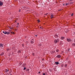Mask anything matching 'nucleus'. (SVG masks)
<instances>
[{
  "mask_svg": "<svg viewBox=\"0 0 75 75\" xmlns=\"http://www.w3.org/2000/svg\"><path fill=\"white\" fill-rule=\"evenodd\" d=\"M59 41V39H55L54 40V42L55 44H56L57 42H58Z\"/></svg>",
  "mask_w": 75,
  "mask_h": 75,
  "instance_id": "1",
  "label": "nucleus"
},
{
  "mask_svg": "<svg viewBox=\"0 0 75 75\" xmlns=\"http://www.w3.org/2000/svg\"><path fill=\"white\" fill-rule=\"evenodd\" d=\"M69 52V49H68L67 51H66L65 53L66 54H68V52Z\"/></svg>",
  "mask_w": 75,
  "mask_h": 75,
  "instance_id": "2",
  "label": "nucleus"
},
{
  "mask_svg": "<svg viewBox=\"0 0 75 75\" xmlns=\"http://www.w3.org/2000/svg\"><path fill=\"white\" fill-rule=\"evenodd\" d=\"M61 57V55H59L57 56V57L58 58H60Z\"/></svg>",
  "mask_w": 75,
  "mask_h": 75,
  "instance_id": "3",
  "label": "nucleus"
},
{
  "mask_svg": "<svg viewBox=\"0 0 75 75\" xmlns=\"http://www.w3.org/2000/svg\"><path fill=\"white\" fill-rule=\"evenodd\" d=\"M67 40L68 42H71V40L67 38Z\"/></svg>",
  "mask_w": 75,
  "mask_h": 75,
  "instance_id": "4",
  "label": "nucleus"
},
{
  "mask_svg": "<svg viewBox=\"0 0 75 75\" xmlns=\"http://www.w3.org/2000/svg\"><path fill=\"white\" fill-rule=\"evenodd\" d=\"M3 33H4V34H7V32H6V31H3Z\"/></svg>",
  "mask_w": 75,
  "mask_h": 75,
  "instance_id": "5",
  "label": "nucleus"
},
{
  "mask_svg": "<svg viewBox=\"0 0 75 75\" xmlns=\"http://www.w3.org/2000/svg\"><path fill=\"white\" fill-rule=\"evenodd\" d=\"M55 53V50H53V51H51V54H53V53Z\"/></svg>",
  "mask_w": 75,
  "mask_h": 75,
  "instance_id": "6",
  "label": "nucleus"
},
{
  "mask_svg": "<svg viewBox=\"0 0 75 75\" xmlns=\"http://www.w3.org/2000/svg\"><path fill=\"white\" fill-rule=\"evenodd\" d=\"M22 8H26V6H23L22 7Z\"/></svg>",
  "mask_w": 75,
  "mask_h": 75,
  "instance_id": "7",
  "label": "nucleus"
},
{
  "mask_svg": "<svg viewBox=\"0 0 75 75\" xmlns=\"http://www.w3.org/2000/svg\"><path fill=\"white\" fill-rule=\"evenodd\" d=\"M61 40H64V38H65L64 37H62L61 38Z\"/></svg>",
  "mask_w": 75,
  "mask_h": 75,
  "instance_id": "8",
  "label": "nucleus"
},
{
  "mask_svg": "<svg viewBox=\"0 0 75 75\" xmlns=\"http://www.w3.org/2000/svg\"><path fill=\"white\" fill-rule=\"evenodd\" d=\"M3 5V3L1 2L0 1V6Z\"/></svg>",
  "mask_w": 75,
  "mask_h": 75,
  "instance_id": "9",
  "label": "nucleus"
},
{
  "mask_svg": "<svg viewBox=\"0 0 75 75\" xmlns=\"http://www.w3.org/2000/svg\"><path fill=\"white\" fill-rule=\"evenodd\" d=\"M32 40L31 41V44H33L34 43V42L33 41V39H32Z\"/></svg>",
  "mask_w": 75,
  "mask_h": 75,
  "instance_id": "10",
  "label": "nucleus"
},
{
  "mask_svg": "<svg viewBox=\"0 0 75 75\" xmlns=\"http://www.w3.org/2000/svg\"><path fill=\"white\" fill-rule=\"evenodd\" d=\"M4 55V52H2L1 54H0V55H1V56H2V55Z\"/></svg>",
  "mask_w": 75,
  "mask_h": 75,
  "instance_id": "11",
  "label": "nucleus"
},
{
  "mask_svg": "<svg viewBox=\"0 0 75 75\" xmlns=\"http://www.w3.org/2000/svg\"><path fill=\"white\" fill-rule=\"evenodd\" d=\"M55 64H57V65L59 64V62H55Z\"/></svg>",
  "mask_w": 75,
  "mask_h": 75,
  "instance_id": "12",
  "label": "nucleus"
},
{
  "mask_svg": "<svg viewBox=\"0 0 75 75\" xmlns=\"http://www.w3.org/2000/svg\"><path fill=\"white\" fill-rule=\"evenodd\" d=\"M26 65V64H23V67H25V66Z\"/></svg>",
  "mask_w": 75,
  "mask_h": 75,
  "instance_id": "13",
  "label": "nucleus"
},
{
  "mask_svg": "<svg viewBox=\"0 0 75 75\" xmlns=\"http://www.w3.org/2000/svg\"><path fill=\"white\" fill-rule=\"evenodd\" d=\"M3 45L2 44H0V47H3Z\"/></svg>",
  "mask_w": 75,
  "mask_h": 75,
  "instance_id": "14",
  "label": "nucleus"
},
{
  "mask_svg": "<svg viewBox=\"0 0 75 75\" xmlns=\"http://www.w3.org/2000/svg\"><path fill=\"white\" fill-rule=\"evenodd\" d=\"M51 18H53V17H54V16H53V15H51Z\"/></svg>",
  "mask_w": 75,
  "mask_h": 75,
  "instance_id": "15",
  "label": "nucleus"
},
{
  "mask_svg": "<svg viewBox=\"0 0 75 75\" xmlns=\"http://www.w3.org/2000/svg\"><path fill=\"white\" fill-rule=\"evenodd\" d=\"M10 32H7V35H8L9 34H10Z\"/></svg>",
  "mask_w": 75,
  "mask_h": 75,
  "instance_id": "16",
  "label": "nucleus"
},
{
  "mask_svg": "<svg viewBox=\"0 0 75 75\" xmlns=\"http://www.w3.org/2000/svg\"><path fill=\"white\" fill-rule=\"evenodd\" d=\"M72 45H73V46H75V44L73 43L72 44Z\"/></svg>",
  "mask_w": 75,
  "mask_h": 75,
  "instance_id": "17",
  "label": "nucleus"
},
{
  "mask_svg": "<svg viewBox=\"0 0 75 75\" xmlns=\"http://www.w3.org/2000/svg\"><path fill=\"white\" fill-rule=\"evenodd\" d=\"M56 51L57 52H58L59 51V50L58 49H57L56 50Z\"/></svg>",
  "mask_w": 75,
  "mask_h": 75,
  "instance_id": "18",
  "label": "nucleus"
},
{
  "mask_svg": "<svg viewBox=\"0 0 75 75\" xmlns=\"http://www.w3.org/2000/svg\"><path fill=\"white\" fill-rule=\"evenodd\" d=\"M38 23H40V21L39 20H38Z\"/></svg>",
  "mask_w": 75,
  "mask_h": 75,
  "instance_id": "19",
  "label": "nucleus"
},
{
  "mask_svg": "<svg viewBox=\"0 0 75 75\" xmlns=\"http://www.w3.org/2000/svg\"><path fill=\"white\" fill-rule=\"evenodd\" d=\"M34 54H35V53H33L32 54V55H33V56H34Z\"/></svg>",
  "mask_w": 75,
  "mask_h": 75,
  "instance_id": "20",
  "label": "nucleus"
},
{
  "mask_svg": "<svg viewBox=\"0 0 75 75\" xmlns=\"http://www.w3.org/2000/svg\"><path fill=\"white\" fill-rule=\"evenodd\" d=\"M70 4H73V2H71L70 3Z\"/></svg>",
  "mask_w": 75,
  "mask_h": 75,
  "instance_id": "21",
  "label": "nucleus"
},
{
  "mask_svg": "<svg viewBox=\"0 0 75 75\" xmlns=\"http://www.w3.org/2000/svg\"><path fill=\"white\" fill-rule=\"evenodd\" d=\"M48 13H46V14H45L44 15L45 16H47V15H48Z\"/></svg>",
  "mask_w": 75,
  "mask_h": 75,
  "instance_id": "22",
  "label": "nucleus"
},
{
  "mask_svg": "<svg viewBox=\"0 0 75 75\" xmlns=\"http://www.w3.org/2000/svg\"><path fill=\"white\" fill-rule=\"evenodd\" d=\"M63 53H64V51H62L61 53V54H63Z\"/></svg>",
  "mask_w": 75,
  "mask_h": 75,
  "instance_id": "23",
  "label": "nucleus"
},
{
  "mask_svg": "<svg viewBox=\"0 0 75 75\" xmlns=\"http://www.w3.org/2000/svg\"><path fill=\"white\" fill-rule=\"evenodd\" d=\"M7 51H9L10 50V49H7Z\"/></svg>",
  "mask_w": 75,
  "mask_h": 75,
  "instance_id": "24",
  "label": "nucleus"
},
{
  "mask_svg": "<svg viewBox=\"0 0 75 75\" xmlns=\"http://www.w3.org/2000/svg\"><path fill=\"white\" fill-rule=\"evenodd\" d=\"M68 5H69V4H68V3H66V6H68Z\"/></svg>",
  "mask_w": 75,
  "mask_h": 75,
  "instance_id": "25",
  "label": "nucleus"
},
{
  "mask_svg": "<svg viewBox=\"0 0 75 75\" xmlns=\"http://www.w3.org/2000/svg\"><path fill=\"white\" fill-rule=\"evenodd\" d=\"M25 43L26 44H28V41H27Z\"/></svg>",
  "mask_w": 75,
  "mask_h": 75,
  "instance_id": "26",
  "label": "nucleus"
},
{
  "mask_svg": "<svg viewBox=\"0 0 75 75\" xmlns=\"http://www.w3.org/2000/svg\"><path fill=\"white\" fill-rule=\"evenodd\" d=\"M18 53H21V51H20V50H19L18 51Z\"/></svg>",
  "mask_w": 75,
  "mask_h": 75,
  "instance_id": "27",
  "label": "nucleus"
},
{
  "mask_svg": "<svg viewBox=\"0 0 75 75\" xmlns=\"http://www.w3.org/2000/svg\"><path fill=\"white\" fill-rule=\"evenodd\" d=\"M67 67V64H65V67Z\"/></svg>",
  "mask_w": 75,
  "mask_h": 75,
  "instance_id": "28",
  "label": "nucleus"
},
{
  "mask_svg": "<svg viewBox=\"0 0 75 75\" xmlns=\"http://www.w3.org/2000/svg\"><path fill=\"white\" fill-rule=\"evenodd\" d=\"M26 69V68H25V67L24 68V70H25Z\"/></svg>",
  "mask_w": 75,
  "mask_h": 75,
  "instance_id": "29",
  "label": "nucleus"
},
{
  "mask_svg": "<svg viewBox=\"0 0 75 75\" xmlns=\"http://www.w3.org/2000/svg\"><path fill=\"white\" fill-rule=\"evenodd\" d=\"M22 47H24V44H23L22 45Z\"/></svg>",
  "mask_w": 75,
  "mask_h": 75,
  "instance_id": "30",
  "label": "nucleus"
},
{
  "mask_svg": "<svg viewBox=\"0 0 75 75\" xmlns=\"http://www.w3.org/2000/svg\"><path fill=\"white\" fill-rule=\"evenodd\" d=\"M39 46H41V44H40L39 45Z\"/></svg>",
  "mask_w": 75,
  "mask_h": 75,
  "instance_id": "31",
  "label": "nucleus"
},
{
  "mask_svg": "<svg viewBox=\"0 0 75 75\" xmlns=\"http://www.w3.org/2000/svg\"><path fill=\"white\" fill-rule=\"evenodd\" d=\"M5 72H7V71L6 70Z\"/></svg>",
  "mask_w": 75,
  "mask_h": 75,
  "instance_id": "32",
  "label": "nucleus"
},
{
  "mask_svg": "<svg viewBox=\"0 0 75 75\" xmlns=\"http://www.w3.org/2000/svg\"><path fill=\"white\" fill-rule=\"evenodd\" d=\"M43 75H45V73H43Z\"/></svg>",
  "mask_w": 75,
  "mask_h": 75,
  "instance_id": "33",
  "label": "nucleus"
},
{
  "mask_svg": "<svg viewBox=\"0 0 75 75\" xmlns=\"http://www.w3.org/2000/svg\"><path fill=\"white\" fill-rule=\"evenodd\" d=\"M19 12H20L21 11V9H20L19 11Z\"/></svg>",
  "mask_w": 75,
  "mask_h": 75,
  "instance_id": "34",
  "label": "nucleus"
},
{
  "mask_svg": "<svg viewBox=\"0 0 75 75\" xmlns=\"http://www.w3.org/2000/svg\"><path fill=\"white\" fill-rule=\"evenodd\" d=\"M42 61H44V59H43V58L42 59Z\"/></svg>",
  "mask_w": 75,
  "mask_h": 75,
  "instance_id": "35",
  "label": "nucleus"
},
{
  "mask_svg": "<svg viewBox=\"0 0 75 75\" xmlns=\"http://www.w3.org/2000/svg\"><path fill=\"white\" fill-rule=\"evenodd\" d=\"M68 58L67 57V58L66 59V60H68Z\"/></svg>",
  "mask_w": 75,
  "mask_h": 75,
  "instance_id": "36",
  "label": "nucleus"
},
{
  "mask_svg": "<svg viewBox=\"0 0 75 75\" xmlns=\"http://www.w3.org/2000/svg\"><path fill=\"white\" fill-rule=\"evenodd\" d=\"M8 27L9 28H10V29H11V27H10L9 26Z\"/></svg>",
  "mask_w": 75,
  "mask_h": 75,
  "instance_id": "37",
  "label": "nucleus"
},
{
  "mask_svg": "<svg viewBox=\"0 0 75 75\" xmlns=\"http://www.w3.org/2000/svg\"><path fill=\"white\" fill-rule=\"evenodd\" d=\"M13 32H11V34H13Z\"/></svg>",
  "mask_w": 75,
  "mask_h": 75,
  "instance_id": "38",
  "label": "nucleus"
},
{
  "mask_svg": "<svg viewBox=\"0 0 75 75\" xmlns=\"http://www.w3.org/2000/svg\"><path fill=\"white\" fill-rule=\"evenodd\" d=\"M6 70H7V71H9V70H8L7 69H6Z\"/></svg>",
  "mask_w": 75,
  "mask_h": 75,
  "instance_id": "39",
  "label": "nucleus"
},
{
  "mask_svg": "<svg viewBox=\"0 0 75 75\" xmlns=\"http://www.w3.org/2000/svg\"><path fill=\"white\" fill-rule=\"evenodd\" d=\"M73 16V13H72L71 15V16Z\"/></svg>",
  "mask_w": 75,
  "mask_h": 75,
  "instance_id": "40",
  "label": "nucleus"
},
{
  "mask_svg": "<svg viewBox=\"0 0 75 75\" xmlns=\"http://www.w3.org/2000/svg\"><path fill=\"white\" fill-rule=\"evenodd\" d=\"M13 34H15V33H14V32H13Z\"/></svg>",
  "mask_w": 75,
  "mask_h": 75,
  "instance_id": "41",
  "label": "nucleus"
},
{
  "mask_svg": "<svg viewBox=\"0 0 75 75\" xmlns=\"http://www.w3.org/2000/svg\"><path fill=\"white\" fill-rule=\"evenodd\" d=\"M55 36H57V37H58V36H57V35H55Z\"/></svg>",
  "mask_w": 75,
  "mask_h": 75,
  "instance_id": "42",
  "label": "nucleus"
},
{
  "mask_svg": "<svg viewBox=\"0 0 75 75\" xmlns=\"http://www.w3.org/2000/svg\"><path fill=\"white\" fill-rule=\"evenodd\" d=\"M17 24V25H19V23H18Z\"/></svg>",
  "mask_w": 75,
  "mask_h": 75,
  "instance_id": "43",
  "label": "nucleus"
},
{
  "mask_svg": "<svg viewBox=\"0 0 75 75\" xmlns=\"http://www.w3.org/2000/svg\"><path fill=\"white\" fill-rule=\"evenodd\" d=\"M35 36H36V37H37V35H35Z\"/></svg>",
  "mask_w": 75,
  "mask_h": 75,
  "instance_id": "44",
  "label": "nucleus"
},
{
  "mask_svg": "<svg viewBox=\"0 0 75 75\" xmlns=\"http://www.w3.org/2000/svg\"><path fill=\"white\" fill-rule=\"evenodd\" d=\"M40 71H39V72H38V73H39V74H40Z\"/></svg>",
  "mask_w": 75,
  "mask_h": 75,
  "instance_id": "45",
  "label": "nucleus"
},
{
  "mask_svg": "<svg viewBox=\"0 0 75 75\" xmlns=\"http://www.w3.org/2000/svg\"><path fill=\"white\" fill-rule=\"evenodd\" d=\"M59 45H61V44H59Z\"/></svg>",
  "mask_w": 75,
  "mask_h": 75,
  "instance_id": "46",
  "label": "nucleus"
},
{
  "mask_svg": "<svg viewBox=\"0 0 75 75\" xmlns=\"http://www.w3.org/2000/svg\"><path fill=\"white\" fill-rule=\"evenodd\" d=\"M42 27H40V28H41Z\"/></svg>",
  "mask_w": 75,
  "mask_h": 75,
  "instance_id": "47",
  "label": "nucleus"
},
{
  "mask_svg": "<svg viewBox=\"0 0 75 75\" xmlns=\"http://www.w3.org/2000/svg\"><path fill=\"white\" fill-rule=\"evenodd\" d=\"M10 75H12V74H11Z\"/></svg>",
  "mask_w": 75,
  "mask_h": 75,
  "instance_id": "48",
  "label": "nucleus"
},
{
  "mask_svg": "<svg viewBox=\"0 0 75 75\" xmlns=\"http://www.w3.org/2000/svg\"><path fill=\"white\" fill-rule=\"evenodd\" d=\"M11 29H13V28H11Z\"/></svg>",
  "mask_w": 75,
  "mask_h": 75,
  "instance_id": "49",
  "label": "nucleus"
},
{
  "mask_svg": "<svg viewBox=\"0 0 75 75\" xmlns=\"http://www.w3.org/2000/svg\"><path fill=\"white\" fill-rule=\"evenodd\" d=\"M17 28L18 27V26H17Z\"/></svg>",
  "mask_w": 75,
  "mask_h": 75,
  "instance_id": "50",
  "label": "nucleus"
},
{
  "mask_svg": "<svg viewBox=\"0 0 75 75\" xmlns=\"http://www.w3.org/2000/svg\"><path fill=\"white\" fill-rule=\"evenodd\" d=\"M75 41V40H74V41Z\"/></svg>",
  "mask_w": 75,
  "mask_h": 75,
  "instance_id": "51",
  "label": "nucleus"
},
{
  "mask_svg": "<svg viewBox=\"0 0 75 75\" xmlns=\"http://www.w3.org/2000/svg\"><path fill=\"white\" fill-rule=\"evenodd\" d=\"M63 5H64V4H63Z\"/></svg>",
  "mask_w": 75,
  "mask_h": 75,
  "instance_id": "52",
  "label": "nucleus"
},
{
  "mask_svg": "<svg viewBox=\"0 0 75 75\" xmlns=\"http://www.w3.org/2000/svg\"><path fill=\"white\" fill-rule=\"evenodd\" d=\"M10 31H10H11V30H10V31Z\"/></svg>",
  "mask_w": 75,
  "mask_h": 75,
  "instance_id": "53",
  "label": "nucleus"
}]
</instances>
